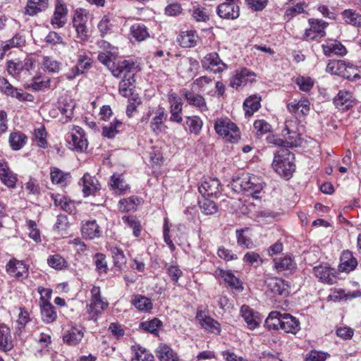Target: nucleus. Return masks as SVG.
Here are the masks:
<instances>
[{
	"label": "nucleus",
	"mask_w": 361,
	"mask_h": 361,
	"mask_svg": "<svg viewBox=\"0 0 361 361\" xmlns=\"http://www.w3.org/2000/svg\"><path fill=\"white\" fill-rule=\"evenodd\" d=\"M295 157L288 149H279L274 155L272 167L280 176L289 179L295 171Z\"/></svg>",
	"instance_id": "nucleus-1"
},
{
	"label": "nucleus",
	"mask_w": 361,
	"mask_h": 361,
	"mask_svg": "<svg viewBox=\"0 0 361 361\" xmlns=\"http://www.w3.org/2000/svg\"><path fill=\"white\" fill-rule=\"evenodd\" d=\"M134 66L135 63L133 61L125 60L118 63L116 69H112V74L115 77L118 78L122 75L124 77V79L119 83V92L125 97L131 95V86H133L134 80L133 78V74H130V73Z\"/></svg>",
	"instance_id": "nucleus-2"
},
{
	"label": "nucleus",
	"mask_w": 361,
	"mask_h": 361,
	"mask_svg": "<svg viewBox=\"0 0 361 361\" xmlns=\"http://www.w3.org/2000/svg\"><path fill=\"white\" fill-rule=\"evenodd\" d=\"M326 71L349 80H355L361 78V66H354L343 60L330 61L327 65Z\"/></svg>",
	"instance_id": "nucleus-3"
},
{
	"label": "nucleus",
	"mask_w": 361,
	"mask_h": 361,
	"mask_svg": "<svg viewBox=\"0 0 361 361\" xmlns=\"http://www.w3.org/2000/svg\"><path fill=\"white\" fill-rule=\"evenodd\" d=\"M233 185L235 190H240L247 195H250L256 199L258 198L257 194L260 192L264 188L263 183L257 177L248 173H243L233 180Z\"/></svg>",
	"instance_id": "nucleus-4"
},
{
	"label": "nucleus",
	"mask_w": 361,
	"mask_h": 361,
	"mask_svg": "<svg viewBox=\"0 0 361 361\" xmlns=\"http://www.w3.org/2000/svg\"><path fill=\"white\" fill-rule=\"evenodd\" d=\"M216 133L226 141L236 142L240 138V132L237 126L227 118H219L214 123Z\"/></svg>",
	"instance_id": "nucleus-5"
},
{
	"label": "nucleus",
	"mask_w": 361,
	"mask_h": 361,
	"mask_svg": "<svg viewBox=\"0 0 361 361\" xmlns=\"http://www.w3.org/2000/svg\"><path fill=\"white\" fill-rule=\"evenodd\" d=\"M151 116L152 118L149 128L153 133L158 135L167 128L164 123L167 118V114L164 108L159 106L155 111L154 109L149 110L146 116L142 117V122L148 121Z\"/></svg>",
	"instance_id": "nucleus-6"
},
{
	"label": "nucleus",
	"mask_w": 361,
	"mask_h": 361,
	"mask_svg": "<svg viewBox=\"0 0 361 361\" xmlns=\"http://www.w3.org/2000/svg\"><path fill=\"white\" fill-rule=\"evenodd\" d=\"M108 303L101 298L99 287L93 286L91 290V299L90 304L87 306V313L90 319L97 322L98 317L102 311L106 308Z\"/></svg>",
	"instance_id": "nucleus-7"
},
{
	"label": "nucleus",
	"mask_w": 361,
	"mask_h": 361,
	"mask_svg": "<svg viewBox=\"0 0 361 361\" xmlns=\"http://www.w3.org/2000/svg\"><path fill=\"white\" fill-rule=\"evenodd\" d=\"M98 44L100 49L98 60L112 72V69H116L114 63L118 49L104 40L100 41Z\"/></svg>",
	"instance_id": "nucleus-8"
},
{
	"label": "nucleus",
	"mask_w": 361,
	"mask_h": 361,
	"mask_svg": "<svg viewBox=\"0 0 361 361\" xmlns=\"http://www.w3.org/2000/svg\"><path fill=\"white\" fill-rule=\"evenodd\" d=\"M310 27L306 29L304 37L307 40H315L325 36V29L328 26V23L314 18H310L308 20Z\"/></svg>",
	"instance_id": "nucleus-9"
},
{
	"label": "nucleus",
	"mask_w": 361,
	"mask_h": 361,
	"mask_svg": "<svg viewBox=\"0 0 361 361\" xmlns=\"http://www.w3.org/2000/svg\"><path fill=\"white\" fill-rule=\"evenodd\" d=\"M202 68L214 73H219L227 69V65L222 61L216 52L207 54L201 60Z\"/></svg>",
	"instance_id": "nucleus-10"
},
{
	"label": "nucleus",
	"mask_w": 361,
	"mask_h": 361,
	"mask_svg": "<svg viewBox=\"0 0 361 361\" xmlns=\"http://www.w3.org/2000/svg\"><path fill=\"white\" fill-rule=\"evenodd\" d=\"M265 284L267 291L272 293L273 296L280 295L286 297L289 294V284L284 280L276 278L271 277L266 280Z\"/></svg>",
	"instance_id": "nucleus-11"
},
{
	"label": "nucleus",
	"mask_w": 361,
	"mask_h": 361,
	"mask_svg": "<svg viewBox=\"0 0 361 361\" xmlns=\"http://www.w3.org/2000/svg\"><path fill=\"white\" fill-rule=\"evenodd\" d=\"M0 90L8 96L15 97L20 101L32 102L33 96L22 90L14 88L4 78L0 77Z\"/></svg>",
	"instance_id": "nucleus-12"
},
{
	"label": "nucleus",
	"mask_w": 361,
	"mask_h": 361,
	"mask_svg": "<svg viewBox=\"0 0 361 361\" xmlns=\"http://www.w3.org/2000/svg\"><path fill=\"white\" fill-rule=\"evenodd\" d=\"M68 8L62 0H56L50 23L54 28L63 27L67 22Z\"/></svg>",
	"instance_id": "nucleus-13"
},
{
	"label": "nucleus",
	"mask_w": 361,
	"mask_h": 361,
	"mask_svg": "<svg viewBox=\"0 0 361 361\" xmlns=\"http://www.w3.org/2000/svg\"><path fill=\"white\" fill-rule=\"evenodd\" d=\"M226 1L220 4L217 8L218 15L226 19H235L240 15L238 6L239 0H226Z\"/></svg>",
	"instance_id": "nucleus-14"
},
{
	"label": "nucleus",
	"mask_w": 361,
	"mask_h": 361,
	"mask_svg": "<svg viewBox=\"0 0 361 361\" xmlns=\"http://www.w3.org/2000/svg\"><path fill=\"white\" fill-rule=\"evenodd\" d=\"M255 80V74L247 68H242L236 71L235 74L231 78L230 85L238 88L248 82H253Z\"/></svg>",
	"instance_id": "nucleus-15"
},
{
	"label": "nucleus",
	"mask_w": 361,
	"mask_h": 361,
	"mask_svg": "<svg viewBox=\"0 0 361 361\" xmlns=\"http://www.w3.org/2000/svg\"><path fill=\"white\" fill-rule=\"evenodd\" d=\"M316 277L322 282L334 284L336 281V271L327 264L319 265L313 269Z\"/></svg>",
	"instance_id": "nucleus-16"
},
{
	"label": "nucleus",
	"mask_w": 361,
	"mask_h": 361,
	"mask_svg": "<svg viewBox=\"0 0 361 361\" xmlns=\"http://www.w3.org/2000/svg\"><path fill=\"white\" fill-rule=\"evenodd\" d=\"M220 182L217 178H206L199 186V192L205 197L217 196L220 193Z\"/></svg>",
	"instance_id": "nucleus-17"
},
{
	"label": "nucleus",
	"mask_w": 361,
	"mask_h": 361,
	"mask_svg": "<svg viewBox=\"0 0 361 361\" xmlns=\"http://www.w3.org/2000/svg\"><path fill=\"white\" fill-rule=\"evenodd\" d=\"M215 276L222 279L230 288L238 292L243 290L240 281L231 271L217 269L215 271Z\"/></svg>",
	"instance_id": "nucleus-18"
},
{
	"label": "nucleus",
	"mask_w": 361,
	"mask_h": 361,
	"mask_svg": "<svg viewBox=\"0 0 361 361\" xmlns=\"http://www.w3.org/2000/svg\"><path fill=\"white\" fill-rule=\"evenodd\" d=\"M70 137L75 149L82 152L87 148V140L82 128L79 126L73 127Z\"/></svg>",
	"instance_id": "nucleus-19"
},
{
	"label": "nucleus",
	"mask_w": 361,
	"mask_h": 361,
	"mask_svg": "<svg viewBox=\"0 0 361 361\" xmlns=\"http://www.w3.org/2000/svg\"><path fill=\"white\" fill-rule=\"evenodd\" d=\"M8 274L18 279H23L27 276V268L25 264L16 259H11L6 265Z\"/></svg>",
	"instance_id": "nucleus-20"
},
{
	"label": "nucleus",
	"mask_w": 361,
	"mask_h": 361,
	"mask_svg": "<svg viewBox=\"0 0 361 361\" xmlns=\"http://www.w3.org/2000/svg\"><path fill=\"white\" fill-rule=\"evenodd\" d=\"M196 319L198 321L201 326L206 331L214 334H220L221 325L213 318L204 315L202 312H197Z\"/></svg>",
	"instance_id": "nucleus-21"
},
{
	"label": "nucleus",
	"mask_w": 361,
	"mask_h": 361,
	"mask_svg": "<svg viewBox=\"0 0 361 361\" xmlns=\"http://www.w3.org/2000/svg\"><path fill=\"white\" fill-rule=\"evenodd\" d=\"M240 313L250 329H255L259 325L261 322L260 317L257 312H255L248 305H243Z\"/></svg>",
	"instance_id": "nucleus-22"
},
{
	"label": "nucleus",
	"mask_w": 361,
	"mask_h": 361,
	"mask_svg": "<svg viewBox=\"0 0 361 361\" xmlns=\"http://www.w3.org/2000/svg\"><path fill=\"white\" fill-rule=\"evenodd\" d=\"M357 266V259L349 250H344L340 258L338 269L341 272L349 273L353 271Z\"/></svg>",
	"instance_id": "nucleus-23"
},
{
	"label": "nucleus",
	"mask_w": 361,
	"mask_h": 361,
	"mask_svg": "<svg viewBox=\"0 0 361 361\" xmlns=\"http://www.w3.org/2000/svg\"><path fill=\"white\" fill-rule=\"evenodd\" d=\"M0 180L8 188H14L17 182L16 175L9 169L8 164L0 161Z\"/></svg>",
	"instance_id": "nucleus-24"
},
{
	"label": "nucleus",
	"mask_w": 361,
	"mask_h": 361,
	"mask_svg": "<svg viewBox=\"0 0 361 361\" xmlns=\"http://www.w3.org/2000/svg\"><path fill=\"white\" fill-rule=\"evenodd\" d=\"M281 329L286 333L295 334L300 329V322L291 314L284 313L282 317Z\"/></svg>",
	"instance_id": "nucleus-25"
},
{
	"label": "nucleus",
	"mask_w": 361,
	"mask_h": 361,
	"mask_svg": "<svg viewBox=\"0 0 361 361\" xmlns=\"http://www.w3.org/2000/svg\"><path fill=\"white\" fill-rule=\"evenodd\" d=\"M82 182L83 185L82 192L85 197L94 195L100 189V185L97 179L87 173L84 174L82 178Z\"/></svg>",
	"instance_id": "nucleus-26"
},
{
	"label": "nucleus",
	"mask_w": 361,
	"mask_h": 361,
	"mask_svg": "<svg viewBox=\"0 0 361 361\" xmlns=\"http://www.w3.org/2000/svg\"><path fill=\"white\" fill-rule=\"evenodd\" d=\"M334 102L338 109L341 111L348 110L352 106L353 95L348 91L341 90L334 98Z\"/></svg>",
	"instance_id": "nucleus-27"
},
{
	"label": "nucleus",
	"mask_w": 361,
	"mask_h": 361,
	"mask_svg": "<svg viewBox=\"0 0 361 361\" xmlns=\"http://www.w3.org/2000/svg\"><path fill=\"white\" fill-rule=\"evenodd\" d=\"M48 0H28L25 8V13L34 16L48 8Z\"/></svg>",
	"instance_id": "nucleus-28"
},
{
	"label": "nucleus",
	"mask_w": 361,
	"mask_h": 361,
	"mask_svg": "<svg viewBox=\"0 0 361 361\" xmlns=\"http://www.w3.org/2000/svg\"><path fill=\"white\" fill-rule=\"evenodd\" d=\"M288 111L295 115V117H300L307 115L310 111V102L304 99L298 102H290L288 104Z\"/></svg>",
	"instance_id": "nucleus-29"
},
{
	"label": "nucleus",
	"mask_w": 361,
	"mask_h": 361,
	"mask_svg": "<svg viewBox=\"0 0 361 361\" xmlns=\"http://www.w3.org/2000/svg\"><path fill=\"white\" fill-rule=\"evenodd\" d=\"M324 53L326 56L336 54L343 56L347 53L345 47L336 40H329L322 45Z\"/></svg>",
	"instance_id": "nucleus-30"
},
{
	"label": "nucleus",
	"mask_w": 361,
	"mask_h": 361,
	"mask_svg": "<svg viewBox=\"0 0 361 361\" xmlns=\"http://www.w3.org/2000/svg\"><path fill=\"white\" fill-rule=\"evenodd\" d=\"M13 340L10 329L5 324H0V350L6 352L12 349Z\"/></svg>",
	"instance_id": "nucleus-31"
},
{
	"label": "nucleus",
	"mask_w": 361,
	"mask_h": 361,
	"mask_svg": "<svg viewBox=\"0 0 361 361\" xmlns=\"http://www.w3.org/2000/svg\"><path fill=\"white\" fill-rule=\"evenodd\" d=\"M183 96L189 104L195 106L200 111L203 112L208 110L206 100L202 95L187 91Z\"/></svg>",
	"instance_id": "nucleus-32"
},
{
	"label": "nucleus",
	"mask_w": 361,
	"mask_h": 361,
	"mask_svg": "<svg viewBox=\"0 0 361 361\" xmlns=\"http://www.w3.org/2000/svg\"><path fill=\"white\" fill-rule=\"evenodd\" d=\"M83 336L84 331L82 329H79L76 327H71L64 333L63 340L70 345H75L81 341Z\"/></svg>",
	"instance_id": "nucleus-33"
},
{
	"label": "nucleus",
	"mask_w": 361,
	"mask_h": 361,
	"mask_svg": "<svg viewBox=\"0 0 361 361\" xmlns=\"http://www.w3.org/2000/svg\"><path fill=\"white\" fill-rule=\"evenodd\" d=\"M82 235L90 240L99 238L101 231L95 220H90L85 222L81 228Z\"/></svg>",
	"instance_id": "nucleus-34"
},
{
	"label": "nucleus",
	"mask_w": 361,
	"mask_h": 361,
	"mask_svg": "<svg viewBox=\"0 0 361 361\" xmlns=\"http://www.w3.org/2000/svg\"><path fill=\"white\" fill-rule=\"evenodd\" d=\"M27 141V137L20 131H14L10 133L8 142L11 148L14 151L22 149Z\"/></svg>",
	"instance_id": "nucleus-35"
},
{
	"label": "nucleus",
	"mask_w": 361,
	"mask_h": 361,
	"mask_svg": "<svg viewBox=\"0 0 361 361\" xmlns=\"http://www.w3.org/2000/svg\"><path fill=\"white\" fill-rule=\"evenodd\" d=\"M156 353L160 361H179L176 353L166 344H160Z\"/></svg>",
	"instance_id": "nucleus-36"
},
{
	"label": "nucleus",
	"mask_w": 361,
	"mask_h": 361,
	"mask_svg": "<svg viewBox=\"0 0 361 361\" xmlns=\"http://www.w3.org/2000/svg\"><path fill=\"white\" fill-rule=\"evenodd\" d=\"M40 308L42 318L44 322L49 324L56 319L57 314L54 307L49 301H44L40 303Z\"/></svg>",
	"instance_id": "nucleus-37"
},
{
	"label": "nucleus",
	"mask_w": 361,
	"mask_h": 361,
	"mask_svg": "<svg viewBox=\"0 0 361 361\" xmlns=\"http://www.w3.org/2000/svg\"><path fill=\"white\" fill-rule=\"evenodd\" d=\"M198 36L194 31L182 32L178 37V42L183 47H194L197 42Z\"/></svg>",
	"instance_id": "nucleus-38"
},
{
	"label": "nucleus",
	"mask_w": 361,
	"mask_h": 361,
	"mask_svg": "<svg viewBox=\"0 0 361 361\" xmlns=\"http://www.w3.org/2000/svg\"><path fill=\"white\" fill-rule=\"evenodd\" d=\"M282 135L284 139L285 147H292L299 145L300 135L296 131L290 129L287 125L282 130Z\"/></svg>",
	"instance_id": "nucleus-39"
},
{
	"label": "nucleus",
	"mask_w": 361,
	"mask_h": 361,
	"mask_svg": "<svg viewBox=\"0 0 361 361\" xmlns=\"http://www.w3.org/2000/svg\"><path fill=\"white\" fill-rule=\"evenodd\" d=\"M130 35L137 42H142L149 37L147 27L142 23H135L130 27Z\"/></svg>",
	"instance_id": "nucleus-40"
},
{
	"label": "nucleus",
	"mask_w": 361,
	"mask_h": 361,
	"mask_svg": "<svg viewBox=\"0 0 361 361\" xmlns=\"http://www.w3.org/2000/svg\"><path fill=\"white\" fill-rule=\"evenodd\" d=\"M260 100L261 97L257 95L250 96L245 99L243 106L246 116H251L255 111L259 109Z\"/></svg>",
	"instance_id": "nucleus-41"
},
{
	"label": "nucleus",
	"mask_w": 361,
	"mask_h": 361,
	"mask_svg": "<svg viewBox=\"0 0 361 361\" xmlns=\"http://www.w3.org/2000/svg\"><path fill=\"white\" fill-rule=\"evenodd\" d=\"M283 314L277 311H273L269 313L265 320V326L269 329H281Z\"/></svg>",
	"instance_id": "nucleus-42"
},
{
	"label": "nucleus",
	"mask_w": 361,
	"mask_h": 361,
	"mask_svg": "<svg viewBox=\"0 0 361 361\" xmlns=\"http://www.w3.org/2000/svg\"><path fill=\"white\" fill-rule=\"evenodd\" d=\"M132 302L135 307L140 311L148 312L152 308L151 300L141 295H135Z\"/></svg>",
	"instance_id": "nucleus-43"
},
{
	"label": "nucleus",
	"mask_w": 361,
	"mask_h": 361,
	"mask_svg": "<svg viewBox=\"0 0 361 361\" xmlns=\"http://www.w3.org/2000/svg\"><path fill=\"white\" fill-rule=\"evenodd\" d=\"M134 352V356L132 357V361H153L154 356L147 349L142 347H137L135 345L132 347Z\"/></svg>",
	"instance_id": "nucleus-44"
},
{
	"label": "nucleus",
	"mask_w": 361,
	"mask_h": 361,
	"mask_svg": "<svg viewBox=\"0 0 361 361\" xmlns=\"http://www.w3.org/2000/svg\"><path fill=\"white\" fill-rule=\"evenodd\" d=\"M110 186L112 190L118 193H123L128 188V186L122 178V176L119 174H114L111 176Z\"/></svg>",
	"instance_id": "nucleus-45"
},
{
	"label": "nucleus",
	"mask_w": 361,
	"mask_h": 361,
	"mask_svg": "<svg viewBox=\"0 0 361 361\" xmlns=\"http://www.w3.org/2000/svg\"><path fill=\"white\" fill-rule=\"evenodd\" d=\"M122 221L126 225V228L133 229L135 237H139L141 231L140 222L134 216H123Z\"/></svg>",
	"instance_id": "nucleus-46"
},
{
	"label": "nucleus",
	"mask_w": 361,
	"mask_h": 361,
	"mask_svg": "<svg viewBox=\"0 0 361 361\" xmlns=\"http://www.w3.org/2000/svg\"><path fill=\"white\" fill-rule=\"evenodd\" d=\"M275 268L278 271L286 270H293L296 267V264L290 257H284L280 259H275Z\"/></svg>",
	"instance_id": "nucleus-47"
},
{
	"label": "nucleus",
	"mask_w": 361,
	"mask_h": 361,
	"mask_svg": "<svg viewBox=\"0 0 361 361\" xmlns=\"http://www.w3.org/2000/svg\"><path fill=\"white\" fill-rule=\"evenodd\" d=\"M138 204L137 197H130L126 199H122L118 203V209L122 212H128L136 209Z\"/></svg>",
	"instance_id": "nucleus-48"
},
{
	"label": "nucleus",
	"mask_w": 361,
	"mask_h": 361,
	"mask_svg": "<svg viewBox=\"0 0 361 361\" xmlns=\"http://www.w3.org/2000/svg\"><path fill=\"white\" fill-rule=\"evenodd\" d=\"M111 252L115 267L121 269L122 267L126 264V257L123 251L117 247H111Z\"/></svg>",
	"instance_id": "nucleus-49"
},
{
	"label": "nucleus",
	"mask_w": 361,
	"mask_h": 361,
	"mask_svg": "<svg viewBox=\"0 0 361 361\" xmlns=\"http://www.w3.org/2000/svg\"><path fill=\"white\" fill-rule=\"evenodd\" d=\"M162 326V322L157 318H154L152 320L142 322L140 323V326L145 331L157 335L158 329Z\"/></svg>",
	"instance_id": "nucleus-50"
},
{
	"label": "nucleus",
	"mask_w": 361,
	"mask_h": 361,
	"mask_svg": "<svg viewBox=\"0 0 361 361\" xmlns=\"http://www.w3.org/2000/svg\"><path fill=\"white\" fill-rule=\"evenodd\" d=\"M343 19L347 23L355 26H361V15L353 10H345L342 13Z\"/></svg>",
	"instance_id": "nucleus-51"
},
{
	"label": "nucleus",
	"mask_w": 361,
	"mask_h": 361,
	"mask_svg": "<svg viewBox=\"0 0 361 361\" xmlns=\"http://www.w3.org/2000/svg\"><path fill=\"white\" fill-rule=\"evenodd\" d=\"M122 125V122L115 119L114 122L103 127L102 135L108 138H112L118 133V128Z\"/></svg>",
	"instance_id": "nucleus-52"
},
{
	"label": "nucleus",
	"mask_w": 361,
	"mask_h": 361,
	"mask_svg": "<svg viewBox=\"0 0 361 361\" xmlns=\"http://www.w3.org/2000/svg\"><path fill=\"white\" fill-rule=\"evenodd\" d=\"M199 204L201 211L206 215H212L217 212L216 204L209 199L204 197Z\"/></svg>",
	"instance_id": "nucleus-53"
},
{
	"label": "nucleus",
	"mask_w": 361,
	"mask_h": 361,
	"mask_svg": "<svg viewBox=\"0 0 361 361\" xmlns=\"http://www.w3.org/2000/svg\"><path fill=\"white\" fill-rule=\"evenodd\" d=\"M186 123L189 127L190 133L195 135L199 134L202 127V121L197 116L187 117Z\"/></svg>",
	"instance_id": "nucleus-54"
},
{
	"label": "nucleus",
	"mask_w": 361,
	"mask_h": 361,
	"mask_svg": "<svg viewBox=\"0 0 361 361\" xmlns=\"http://www.w3.org/2000/svg\"><path fill=\"white\" fill-rule=\"evenodd\" d=\"M169 102L170 104V112H182L183 103L181 99L176 93H169Z\"/></svg>",
	"instance_id": "nucleus-55"
},
{
	"label": "nucleus",
	"mask_w": 361,
	"mask_h": 361,
	"mask_svg": "<svg viewBox=\"0 0 361 361\" xmlns=\"http://www.w3.org/2000/svg\"><path fill=\"white\" fill-rule=\"evenodd\" d=\"M48 264L55 269H62L66 267V262L63 257L59 255H54L48 257Z\"/></svg>",
	"instance_id": "nucleus-56"
},
{
	"label": "nucleus",
	"mask_w": 361,
	"mask_h": 361,
	"mask_svg": "<svg viewBox=\"0 0 361 361\" xmlns=\"http://www.w3.org/2000/svg\"><path fill=\"white\" fill-rule=\"evenodd\" d=\"M94 259L96 269L100 274H106L108 271V265L105 255L102 253H97L94 255Z\"/></svg>",
	"instance_id": "nucleus-57"
},
{
	"label": "nucleus",
	"mask_w": 361,
	"mask_h": 361,
	"mask_svg": "<svg viewBox=\"0 0 361 361\" xmlns=\"http://www.w3.org/2000/svg\"><path fill=\"white\" fill-rule=\"evenodd\" d=\"M43 66L48 71L58 73L61 68V63L52 57L44 56L43 59Z\"/></svg>",
	"instance_id": "nucleus-58"
},
{
	"label": "nucleus",
	"mask_w": 361,
	"mask_h": 361,
	"mask_svg": "<svg viewBox=\"0 0 361 361\" xmlns=\"http://www.w3.org/2000/svg\"><path fill=\"white\" fill-rule=\"evenodd\" d=\"M35 140L37 145L40 147L45 148L47 142V132L44 126L35 129L34 132Z\"/></svg>",
	"instance_id": "nucleus-59"
},
{
	"label": "nucleus",
	"mask_w": 361,
	"mask_h": 361,
	"mask_svg": "<svg viewBox=\"0 0 361 361\" xmlns=\"http://www.w3.org/2000/svg\"><path fill=\"white\" fill-rule=\"evenodd\" d=\"M198 63L197 60L192 58H183L180 60V63L178 65V70L180 72H191L192 67L197 66Z\"/></svg>",
	"instance_id": "nucleus-60"
},
{
	"label": "nucleus",
	"mask_w": 361,
	"mask_h": 361,
	"mask_svg": "<svg viewBox=\"0 0 361 361\" xmlns=\"http://www.w3.org/2000/svg\"><path fill=\"white\" fill-rule=\"evenodd\" d=\"M87 21V16L85 10L83 9H77L75 11L73 24V26L83 25H86Z\"/></svg>",
	"instance_id": "nucleus-61"
},
{
	"label": "nucleus",
	"mask_w": 361,
	"mask_h": 361,
	"mask_svg": "<svg viewBox=\"0 0 361 361\" xmlns=\"http://www.w3.org/2000/svg\"><path fill=\"white\" fill-rule=\"evenodd\" d=\"M254 128L259 135L269 133L271 130V126L266 121L261 119L257 120L254 123Z\"/></svg>",
	"instance_id": "nucleus-62"
},
{
	"label": "nucleus",
	"mask_w": 361,
	"mask_h": 361,
	"mask_svg": "<svg viewBox=\"0 0 361 361\" xmlns=\"http://www.w3.org/2000/svg\"><path fill=\"white\" fill-rule=\"evenodd\" d=\"M25 43L24 37L19 35H16L12 39L7 41L4 44V49L9 50L13 47H20Z\"/></svg>",
	"instance_id": "nucleus-63"
},
{
	"label": "nucleus",
	"mask_w": 361,
	"mask_h": 361,
	"mask_svg": "<svg viewBox=\"0 0 361 361\" xmlns=\"http://www.w3.org/2000/svg\"><path fill=\"white\" fill-rule=\"evenodd\" d=\"M296 84L301 90L308 92L313 87L314 82L309 77L299 76L296 78Z\"/></svg>",
	"instance_id": "nucleus-64"
}]
</instances>
